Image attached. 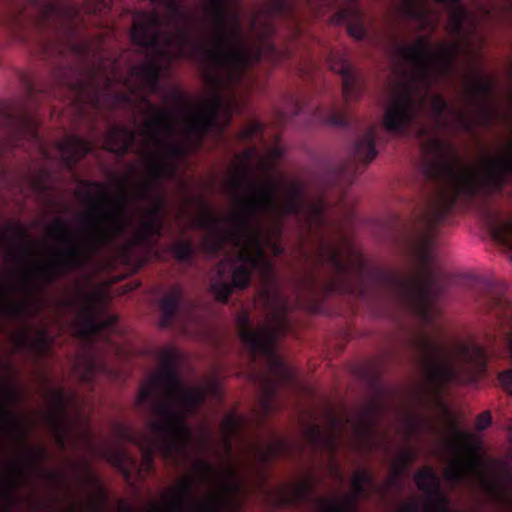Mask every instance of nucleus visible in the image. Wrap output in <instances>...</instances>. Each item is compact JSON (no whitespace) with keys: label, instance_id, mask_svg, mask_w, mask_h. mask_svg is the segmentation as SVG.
Wrapping results in <instances>:
<instances>
[{"label":"nucleus","instance_id":"nucleus-1","mask_svg":"<svg viewBox=\"0 0 512 512\" xmlns=\"http://www.w3.org/2000/svg\"><path fill=\"white\" fill-rule=\"evenodd\" d=\"M339 1L270 0L251 17L248 38L242 33L239 13L228 7L227 0H208L205 11L213 33L209 38L196 40L186 25L194 19L193 15L183 10L177 0H167V23L173 31L161 30L163 19L155 11L138 12L134 16L130 38L140 53H146L140 64L132 65L124 75L119 59L100 57L97 61H85L81 75L74 82H80V91H86L88 98L96 104L102 87L110 105L129 106L140 86L151 93L161 91L163 61L170 64L174 60L188 59L202 68L207 84L216 89L244 84L245 81L249 88L255 82L254 76L250 75L254 67L261 62L279 65L291 57L288 48L279 49L272 41L277 21L289 22L294 36L298 37L301 34L300 3L320 12Z\"/></svg>","mask_w":512,"mask_h":512},{"label":"nucleus","instance_id":"nucleus-2","mask_svg":"<svg viewBox=\"0 0 512 512\" xmlns=\"http://www.w3.org/2000/svg\"><path fill=\"white\" fill-rule=\"evenodd\" d=\"M251 195L237 198L239 212L226 218H219L213 209L201 203V213L194 220L193 227L206 231L204 240L212 254L221 252L226 244L236 250V258L241 263L233 267L231 281L223 280L224 261L218 265V279L210 284V291L218 302L226 304L234 289H245L251 282L253 272L260 275L262 289L260 297L268 313L267 323L259 329L251 327L248 315L238 318L239 336L248 348L252 362L258 356L268 360L276 378L267 373L252 377L259 385L260 408H275L279 382H290L291 373L275 350L279 337L289 332V301L281 291L273 261L268 257L265 245H269L275 256L283 253L282 246L273 241L260 219L272 215L281 218L292 215L303 219L307 226L325 224V204L322 200L307 202L303 188L292 183L282 202L277 200V185L274 182L249 181Z\"/></svg>","mask_w":512,"mask_h":512},{"label":"nucleus","instance_id":"nucleus-3","mask_svg":"<svg viewBox=\"0 0 512 512\" xmlns=\"http://www.w3.org/2000/svg\"><path fill=\"white\" fill-rule=\"evenodd\" d=\"M161 370L141 385L137 405L144 406L158 419L149 421L147 430L121 429V437L140 451L141 462L124 449H106V460L130 481L133 473H150L158 453L165 461L177 465L193 441L188 417L197 414L208 395L203 386L186 387L177 371L178 353L173 348L159 352Z\"/></svg>","mask_w":512,"mask_h":512},{"label":"nucleus","instance_id":"nucleus-4","mask_svg":"<svg viewBox=\"0 0 512 512\" xmlns=\"http://www.w3.org/2000/svg\"><path fill=\"white\" fill-rule=\"evenodd\" d=\"M67 92L71 96L73 104L83 110L89 106L95 111L107 109H135L138 104L146 106L142 114L149 116L143 123L141 134L146 136L158 149L160 154L148 153L145 157L148 175L154 181L163 182L171 179L177 171L176 160L197 153L202 148L208 134H213L218 140H222L226 129L230 126L233 114L240 112L243 104L236 98L233 88L240 84H231L224 89H216L212 85L213 95L204 102L200 111L194 112L190 98L181 91L172 92L169 97L178 107L191 115L187 120L184 142L174 141L176 135L174 110L160 107L149 99V90L141 88L133 96V104L129 106H112L104 95V89L100 87L98 103H94L86 95V91H80V82H63Z\"/></svg>","mask_w":512,"mask_h":512},{"label":"nucleus","instance_id":"nucleus-5","mask_svg":"<svg viewBox=\"0 0 512 512\" xmlns=\"http://www.w3.org/2000/svg\"><path fill=\"white\" fill-rule=\"evenodd\" d=\"M86 189L85 197L92 204L89 214V228L85 231V240L79 241L72 233L69 223L57 217L49 228V233L64 248L58 249L56 258L35 270L22 272L21 288L34 297L44 288L55 283L69 273L85 267L91 257L120 236L129 221L127 206L130 202L126 194V185L120 181L121 194L113 198L107 186L99 181L81 180Z\"/></svg>","mask_w":512,"mask_h":512},{"label":"nucleus","instance_id":"nucleus-6","mask_svg":"<svg viewBox=\"0 0 512 512\" xmlns=\"http://www.w3.org/2000/svg\"><path fill=\"white\" fill-rule=\"evenodd\" d=\"M458 51L457 43H441L433 49L427 36L418 37L414 45H397L394 73L403 79L383 114L386 131L397 135L408 132L420 117L434 80L453 69Z\"/></svg>","mask_w":512,"mask_h":512},{"label":"nucleus","instance_id":"nucleus-7","mask_svg":"<svg viewBox=\"0 0 512 512\" xmlns=\"http://www.w3.org/2000/svg\"><path fill=\"white\" fill-rule=\"evenodd\" d=\"M417 362L428 389L440 395L449 385L472 384L486 373L488 351L476 343H459V363L448 359L445 348L421 332L412 339Z\"/></svg>","mask_w":512,"mask_h":512},{"label":"nucleus","instance_id":"nucleus-8","mask_svg":"<svg viewBox=\"0 0 512 512\" xmlns=\"http://www.w3.org/2000/svg\"><path fill=\"white\" fill-rule=\"evenodd\" d=\"M198 480L214 489L204 499L196 497L195 480L191 477L180 480L171 490L168 502L172 512H233L240 507L234 498L242 490V480L236 467L230 465L218 470L206 459L193 461Z\"/></svg>","mask_w":512,"mask_h":512},{"label":"nucleus","instance_id":"nucleus-9","mask_svg":"<svg viewBox=\"0 0 512 512\" xmlns=\"http://www.w3.org/2000/svg\"><path fill=\"white\" fill-rule=\"evenodd\" d=\"M38 4V15L28 19L22 13L14 16L10 29L14 37L22 43L35 42L44 54L47 53L49 43L43 38L44 32L56 25L66 14H76V11H67L62 4L50 0H33Z\"/></svg>","mask_w":512,"mask_h":512},{"label":"nucleus","instance_id":"nucleus-10","mask_svg":"<svg viewBox=\"0 0 512 512\" xmlns=\"http://www.w3.org/2000/svg\"><path fill=\"white\" fill-rule=\"evenodd\" d=\"M480 304L496 321L500 335L509 345L512 355V301L507 296V287L502 283L486 281L482 285ZM501 386L512 394V369L499 374Z\"/></svg>","mask_w":512,"mask_h":512},{"label":"nucleus","instance_id":"nucleus-11","mask_svg":"<svg viewBox=\"0 0 512 512\" xmlns=\"http://www.w3.org/2000/svg\"><path fill=\"white\" fill-rule=\"evenodd\" d=\"M453 437L447 441V447L455 455L444 471L445 479L453 486L466 481L469 473L477 469L475 454L479 449L472 434L461 430L453 421L450 423Z\"/></svg>","mask_w":512,"mask_h":512},{"label":"nucleus","instance_id":"nucleus-12","mask_svg":"<svg viewBox=\"0 0 512 512\" xmlns=\"http://www.w3.org/2000/svg\"><path fill=\"white\" fill-rule=\"evenodd\" d=\"M376 128L370 126L367 131L354 144L353 159L330 170L328 183L333 187L350 186L361 171V165H367L378 154L375 147Z\"/></svg>","mask_w":512,"mask_h":512},{"label":"nucleus","instance_id":"nucleus-13","mask_svg":"<svg viewBox=\"0 0 512 512\" xmlns=\"http://www.w3.org/2000/svg\"><path fill=\"white\" fill-rule=\"evenodd\" d=\"M81 297L84 303L77 314L80 335L86 340L92 341L103 338L106 333L115 332L117 318L115 316H102L96 307V295L81 292Z\"/></svg>","mask_w":512,"mask_h":512},{"label":"nucleus","instance_id":"nucleus-14","mask_svg":"<svg viewBox=\"0 0 512 512\" xmlns=\"http://www.w3.org/2000/svg\"><path fill=\"white\" fill-rule=\"evenodd\" d=\"M494 93V84L486 78H479L476 81L468 83L465 93L468 103L473 107V116L475 126H488L496 116L495 109L491 103Z\"/></svg>","mask_w":512,"mask_h":512},{"label":"nucleus","instance_id":"nucleus-15","mask_svg":"<svg viewBox=\"0 0 512 512\" xmlns=\"http://www.w3.org/2000/svg\"><path fill=\"white\" fill-rule=\"evenodd\" d=\"M374 484V477L369 471H357L352 478L353 493L344 495L339 501L314 499L318 505V512H356L358 500L367 495L368 488Z\"/></svg>","mask_w":512,"mask_h":512},{"label":"nucleus","instance_id":"nucleus-16","mask_svg":"<svg viewBox=\"0 0 512 512\" xmlns=\"http://www.w3.org/2000/svg\"><path fill=\"white\" fill-rule=\"evenodd\" d=\"M414 480L418 489L426 495L423 512H453L449 498L442 491L440 479L432 468L419 470Z\"/></svg>","mask_w":512,"mask_h":512},{"label":"nucleus","instance_id":"nucleus-17","mask_svg":"<svg viewBox=\"0 0 512 512\" xmlns=\"http://www.w3.org/2000/svg\"><path fill=\"white\" fill-rule=\"evenodd\" d=\"M329 68L342 77V96L346 104L358 100L363 92L360 76L356 73L345 53L331 50L327 56Z\"/></svg>","mask_w":512,"mask_h":512},{"label":"nucleus","instance_id":"nucleus-18","mask_svg":"<svg viewBox=\"0 0 512 512\" xmlns=\"http://www.w3.org/2000/svg\"><path fill=\"white\" fill-rule=\"evenodd\" d=\"M431 119L433 123V131H445L450 127V120L448 115L456 117V124L458 128L464 132L471 133L474 130V121L466 112L455 109L449 105L446 99L440 95L435 94L430 101Z\"/></svg>","mask_w":512,"mask_h":512},{"label":"nucleus","instance_id":"nucleus-19","mask_svg":"<svg viewBox=\"0 0 512 512\" xmlns=\"http://www.w3.org/2000/svg\"><path fill=\"white\" fill-rule=\"evenodd\" d=\"M0 423L6 432L13 435L25 447L32 466L38 469L39 462L46 457V450L44 448L31 447L27 444V430L22 419L10 410L2 398H0Z\"/></svg>","mask_w":512,"mask_h":512},{"label":"nucleus","instance_id":"nucleus-20","mask_svg":"<svg viewBox=\"0 0 512 512\" xmlns=\"http://www.w3.org/2000/svg\"><path fill=\"white\" fill-rule=\"evenodd\" d=\"M49 400L52 410L47 414L46 419L57 444L64 447L70 422L67 411L70 399L62 388H57L49 391Z\"/></svg>","mask_w":512,"mask_h":512},{"label":"nucleus","instance_id":"nucleus-21","mask_svg":"<svg viewBox=\"0 0 512 512\" xmlns=\"http://www.w3.org/2000/svg\"><path fill=\"white\" fill-rule=\"evenodd\" d=\"M57 146L63 165L70 171L75 169L82 158L96 151L94 142L78 135L65 137Z\"/></svg>","mask_w":512,"mask_h":512},{"label":"nucleus","instance_id":"nucleus-22","mask_svg":"<svg viewBox=\"0 0 512 512\" xmlns=\"http://www.w3.org/2000/svg\"><path fill=\"white\" fill-rule=\"evenodd\" d=\"M136 144V132L123 125H112L105 134L103 149L119 158L127 155Z\"/></svg>","mask_w":512,"mask_h":512},{"label":"nucleus","instance_id":"nucleus-23","mask_svg":"<svg viewBox=\"0 0 512 512\" xmlns=\"http://www.w3.org/2000/svg\"><path fill=\"white\" fill-rule=\"evenodd\" d=\"M162 182L154 181L151 176L143 181L136 193V198L142 201L151 202V206L146 210L145 217L156 220H164L163 212L166 206V200L162 192L155 190L161 186Z\"/></svg>","mask_w":512,"mask_h":512},{"label":"nucleus","instance_id":"nucleus-24","mask_svg":"<svg viewBox=\"0 0 512 512\" xmlns=\"http://www.w3.org/2000/svg\"><path fill=\"white\" fill-rule=\"evenodd\" d=\"M185 300L184 289L181 285H173L169 292L159 301L161 328H169L173 325Z\"/></svg>","mask_w":512,"mask_h":512},{"label":"nucleus","instance_id":"nucleus-25","mask_svg":"<svg viewBox=\"0 0 512 512\" xmlns=\"http://www.w3.org/2000/svg\"><path fill=\"white\" fill-rule=\"evenodd\" d=\"M259 157V150L255 145H251L244 149L238 158L240 164L237 167V177L231 182V187L235 192H239L243 188L247 191V195H251L249 188V181H256L251 177L252 166L251 162Z\"/></svg>","mask_w":512,"mask_h":512},{"label":"nucleus","instance_id":"nucleus-26","mask_svg":"<svg viewBox=\"0 0 512 512\" xmlns=\"http://www.w3.org/2000/svg\"><path fill=\"white\" fill-rule=\"evenodd\" d=\"M338 22L347 24L348 34L354 39L360 41L367 37V29L364 24V14L356 4L339 10L335 14Z\"/></svg>","mask_w":512,"mask_h":512},{"label":"nucleus","instance_id":"nucleus-27","mask_svg":"<svg viewBox=\"0 0 512 512\" xmlns=\"http://www.w3.org/2000/svg\"><path fill=\"white\" fill-rule=\"evenodd\" d=\"M16 342L19 348L30 350L37 356L43 357L50 352L53 338L50 336L48 330L43 328L37 331L35 337H31L26 332L19 334Z\"/></svg>","mask_w":512,"mask_h":512},{"label":"nucleus","instance_id":"nucleus-28","mask_svg":"<svg viewBox=\"0 0 512 512\" xmlns=\"http://www.w3.org/2000/svg\"><path fill=\"white\" fill-rule=\"evenodd\" d=\"M293 452V446L286 439L276 437L269 443H264L256 448V457L262 465H268L279 457H288Z\"/></svg>","mask_w":512,"mask_h":512},{"label":"nucleus","instance_id":"nucleus-29","mask_svg":"<svg viewBox=\"0 0 512 512\" xmlns=\"http://www.w3.org/2000/svg\"><path fill=\"white\" fill-rule=\"evenodd\" d=\"M313 490V484L309 481H304L289 492L280 491L273 499L274 506L277 508L291 507L301 502L311 500Z\"/></svg>","mask_w":512,"mask_h":512},{"label":"nucleus","instance_id":"nucleus-30","mask_svg":"<svg viewBox=\"0 0 512 512\" xmlns=\"http://www.w3.org/2000/svg\"><path fill=\"white\" fill-rule=\"evenodd\" d=\"M308 443L314 449H324L330 452L336 450L337 441L332 433H327L317 424H309L304 431Z\"/></svg>","mask_w":512,"mask_h":512},{"label":"nucleus","instance_id":"nucleus-31","mask_svg":"<svg viewBox=\"0 0 512 512\" xmlns=\"http://www.w3.org/2000/svg\"><path fill=\"white\" fill-rule=\"evenodd\" d=\"M246 425V420L236 413L225 415L221 423L223 441L227 453L231 452L232 440L237 437Z\"/></svg>","mask_w":512,"mask_h":512},{"label":"nucleus","instance_id":"nucleus-32","mask_svg":"<svg viewBox=\"0 0 512 512\" xmlns=\"http://www.w3.org/2000/svg\"><path fill=\"white\" fill-rule=\"evenodd\" d=\"M0 296L5 300V303L0 305L1 315L13 317L26 316L33 309V305L30 301H14L10 299L8 290L1 282Z\"/></svg>","mask_w":512,"mask_h":512},{"label":"nucleus","instance_id":"nucleus-33","mask_svg":"<svg viewBox=\"0 0 512 512\" xmlns=\"http://www.w3.org/2000/svg\"><path fill=\"white\" fill-rule=\"evenodd\" d=\"M315 117L319 121L333 126L346 127L350 124V120L346 112L336 107H332L328 110L317 108L315 111Z\"/></svg>","mask_w":512,"mask_h":512},{"label":"nucleus","instance_id":"nucleus-34","mask_svg":"<svg viewBox=\"0 0 512 512\" xmlns=\"http://www.w3.org/2000/svg\"><path fill=\"white\" fill-rule=\"evenodd\" d=\"M402 12L409 19L424 24L428 22L429 13L423 0H402Z\"/></svg>","mask_w":512,"mask_h":512},{"label":"nucleus","instance_id":"nucleus-35","mask_svg":"<svg viewBox=\"0 0 512 512\" xmlns=\"http://www.w3.org/2000/svg\"><path fill=\"white\" fill-rule=\"evenodd\" d=\"M444 5L453 7L449 17V27L451 33L459 37L462 36L464 31V23L468 16L467 9L461 6V2L458 4L445 3Z\"/></svg>","mask_w":512,"mask_h":512},{"label":"nucleus","instance_id":"nucleus-36","mask_svg":"<svg viewBox=\"0 0 512 512\" xmlns=\"http://www.w3.org/2000/svg\"><path fill=\"white\" fill-rule=\"evenodd\" d=\"M86 468V483L93 486L96 489L97 492V498L92 500L91 502V508L94 511L101 510L102 506L106 503L108 500V494L106 490L103 488V486L100 483L99 478L91 471L89 465L85 466Z\"/></svg>","mask_w":512,"mask_h":512},{"label":"nucleus","instance_id":"nucleus-37","mask_svg":"<svg viewBox=\"0 0 512 512\" xmlns=\"http://www.w3.org/2000/svg\"><path fill=\"white\" fill-rule=\"evenodd\" d=\"M164 220H156L150 217H144L140 222L139 238L161 237L164 231Z\"/></svg>","mask_w":512,"mask_h":512},{"label":"nucleus","instance_id":"nucleus-38","mask_svg":"<svg viewBox=\"0 0 512 512\" xmlns=\"http://www.w3.org/2000/svg\"><path fill=\"white\" fill-rule=\"evenodd\" d=\"M170 251L175 259L181 263L192 262L195 253L194 245L190 240L176 241L171 245Z\"/></svg>","mask_w":512,"mask_h":512},{"label":"nucleus","instance_id":"nucleus-39","mask_svg":"<svg viewBox=\"0 0 512 512\" xmlns=\"http://www.w3.org/2000/svg\"><path fill=\"white\" fill-rule=\"evenodd\" d=\"M417 453L414 449L408 448L404 450L399 456L400 467L398 468L396 475L392 477L388 483V487H400L399 478L402 475L404 469H406L412 462L415 461Z\"/></svg>","mask_w":512,"mask_h":512},{"label":"nucleus","instance_id":"nucleus-40","mask_svg":"<svg viewBox=\"0 0 512 512\" xmlns=\"http://www.w3.org/2000/svg\"><path fill=\"white\" fill-rule=\"evenodd\" d=\"M264 125L258 120L251 121L244 129L237 133V137L241 141H252L260 138L263 140Z\"/></svg>","mask_w":512,"mask_h":512},{"label":"nucleus","instance_id":"nucleus-41","mask_svg":"<svg viewBox=\"0 0 512 512\" xmlns=\"http://www.w3.org/2000/svg\"><path fill=\"white\" fill-rule=\"evenodd\" d=\"M112 0H90L87 3V12L90 14H106L110 11Z\"/></svg>","mask_w":512,"mask_h":512},{"label":"nucleus","instance_id":"nucleus-42","mask_svg":"<svg viewBox=\"0 0 512 512\" xmlns=\"http://www.w3.org/2000/svg\"><path fill=\"white\" fill-rule=\"evenodd\" d=\"M292 111H279V122L281 124H286L292 121L296 116L302 113L303 106L300 101L292 98L291 99Z\"/></svg>","mask_w":512,"mask_h":512},{"label":"nucleus","instance_id":"nucleus-43","mask_svg":"<svg viewBox=\"0 0 512 512\" xmlns=\"http://www.w3.org/2000/svg\"><path fill=\"white\" fill-rule=\"evenodd\" d=\"M378 413V405L376 403H369L361 413V421L363 425L370 429L373 422V417Z\"/></svg>","mask_w":512,"mask_h":512},{"label":"nucleus","instance_id":"nucleus-44","mask_svg":"<svg viewBox=\"0 0 512 512\" xmlns=\"http://www.w3.org/2000/svg\"><path fill=\"white\" fill-rule=\"evenodd\" d=\"M22 124L24 126V129L27 130V132L31 135V137L34 139V141L41 145V139L39 137L38 131L36 129L34 120L30 116H24L22 118Z\"/></svg>","mask_w":512,"mask_h":512},{"label":"nucleus","instance_id":"nucleus-45","mask_svg":"<svg viewBox=\"0 0 512 512\" xmlns=\"http://www.w3.org/2000/svg\"><path fill=\"white\" fill-rule=\"evenodd\" d=\"M492 423V416L489 411H485L478 415L476 419V429L483 431L487 429Z\"/></svg>","mask_w":512,"mask_h":512},{"label":"nucleus","instance_id":"nucleus-46","mask_svg":"<svg viewBox=\"0 0 512 512\" xmlns=\"http://www.w3.org/2000/svg\"><path fill=\"white\" fill-rule=\"evenodd\" d=\"M421 510V505L418 501L412 500L402 505V512H419Z\"/></svg>","mask_w":512,"mask_h":512},{"label":"nucleus","instance_id":"nucleus-47","mask_svg":"<svg viewBox=\"0 0 512 512\" xmlns=\"http://www.w3.org/2000/svg\"><path fill=\"white\" fill-rule=\"evenodd\" d=\"M15 233L17 234L18 238L21 240H24L27 238V232L21 224H16Z\"/></svg>","mask_w":512,"mask_h":512},{"label":"nucleus","instance_id":"nucleus-48","mask_svg":"<svg viewBox=\"0 0 512 512\" xmlns=\"http://www.w3.org/2000/svg\"><path fill=\"white\" fill-rule=\"evenodd\" d=\"M6 396L8 397V399L10 401H17L18 400V395L16 393V391L12 388H6Z\"/></svg>","mask_w":512,"mask_h":512},{"label":"nucleus","instance_id":"nucleus-49","mask_svg":"<svg viewBox=\"0 0 512 512\" xmlns=\"http://www.w3.org/2000/svg\"><path fill=\"white\" fill-rule=\"evenodd\" d=\"M88 368H89V371L84 375V378L86 381H90V378H91V373L94 371L95 367H96V364L93 360H89L88 361Z\"/></svg>","mask_w":512,"mask_h":512},{"label":"nucleus","instance_id":"nucleus-50","mask_svg":"<svg viewBox=\"0 0 512 512\" xmlns=\"http://www.w3.org/2000/svg\"><path fill=\"white\" fill-rule=\"evenodd\" d=\"M151 512H172V511L170 509V505L167 504V506L165 508H163L159 505H155L152 507Z\"/></svg>","mask_w":512,"mask_h":512},{"label":"nucleus","instance_id":"nucleus-51","mask_svg":"<svg viewBox=\"0 0 512 512\" xmlns=\"http://www.w3.org/2000/svg\"><path fill=\"white\" fill-rule=\"evenodd\" d=\"M13 469H14V471H15V473H16L18 478H23L25 476V471L23 470V468L20 465L15 464L13 466Z\"/></svg>","mask_w":512,"mask_h":512},{"label":"nucleus","instance_id":"nucleus-52","mask_svg":"<svg viewBox=\"0 0 512 512\" xmlns=\"http://www.w3.org/2000/svg\"><path fill=\"white\" fill-rule=\"evenodd\" d=\"M74 49L77 50V52L83 57L85 58L86 57V53H87V47L84 46V45H75Z\"/></svg>","mask_w":512,"mask_h":512},{"label":"nucleus","instance_id":"nucleus-53","mask_svg":"<svg viewBox=\"0 0 512 512\" xmlns=\"http://www.w3.org/2000/svg\"><path fill=\"white\" fill-rule=\"evenodd\" d=\"M34 185H35L36 189L43 191V192L48 189L47 185L40 180L35 181Z\"/></svg>","mask_w":512,"mask_h":512},{"label":"nucleus","instance_id":"nucleus-54","mask_svg":"<svg viewBox=\"0 0 512 512\" xmlns=\"http://www.w3.org/2000/svg\"><path fill=\"white\" fill-rule=\"evenodd\" d=\"M46 476L51 480H61L65 481V479L58 473H48Z\"/></svg>","mask_w":512,"mask_h":512},{"label":"nucleus","instance_id":"nucleus-55","mask_svg":"<svg viewBox=\"0 0 512 512\" xmlns=\"http://www.w3.org/2000/svg\"><path fill=\"white\" fill-rule=\"evenodd\" d=\"M427 135H428V128L425 127L424 125H421L419 127V132H418L419 138H423V137H425Z\"/></svg>","mask_w":512,"mask_h":512},{"label":"nucleus","instance_id":"nucleus-56","mask_svg":"<svg viewBox=\"0 0 512 512\" xmlns=\"http://www.w3.org/2000/svg\"><path fill=\"white\" fill-rule=\"evenodd\" d=\"M438 4H445V3H451V4H458L459 2H462V0H435Z\"/></svg>","mask_w":512,"mask_h":512},{"label":"nucleus","instance_id":"nucleus-57","mask_svg":"<svg viewBox=\"0 0 512 512\" xmlns=\"http://www.w3.org/2000/svg\"><path fill=\"white\" fill-rule=\"evenodd\" d=\"M275 233L280 236L281 233H282V224L281 223H278L276 226H275Z\"/></svg>","mask_w":512,"mask_h":512},{"label":"nucleus","instance_id":"nucleus-58","mask_svg":"<svg viewBox=\"0 0 512 512\" xmlns=\"http://www.w3.org/2000/svg\"><path fill=\"white\" fill-rule=\"evenodd\" d=\"M508 481L512 483V468L506 471Z\"/></svg>","mask_w":512,"mask_h":512},{"label":"nucleus","instance_id":"nucleus-59","mask_svg":"<svg viewBox=\"0 0 512 512\" xmlns=\"http://www.w3.org/2000/svg\"><path fill=\"white\" fill-rule=\"evenodd\" d=\"M275 156L279 157L281 156V150L279 148H276L274 151Z\"/></svg>","mask_w":512,"mask_h":512},{"label":"nucleus","instance_id":"nucleus-60","mask_svg":"<svg viewBox=\"0 0 512 512\" xmlns=\"http://www.w3.org/2000/svg\"><path fill=\"white\" fill-rule=\"evenodd\" d=\"M330 419H331L332 424L335 425L336 424V418L333 415H331Z\"/></svg>","mask_w":512,"mask_h":512},{"label":"nucleus","instance_id":"nucleus-61","mask_svg":"<svg viewBox=\"0 0 512 512\" xmlns=\"http://www.w3.org/2000/svg\"><path fill=\"white\" fill-rule=\"evenodd\" d=\"M75 195H76V197H77V198H81V197H82V193H81V192H79V191H77V192L75 193Z\"/></svg>","mask_w":512,"mask_h":512},{"label":"nucleus","instance_id":"nucleus-62","mask_svg":"<svg viewBox=\"0 0 512 512\" xmlns=\"http://www.w3.org/2000/svg\"><path fill=\"white\" fill-rule=\"evenodd\" d=\"M68 512H76L75 507H72Z\"/></svg>","mask_w":512,"mask_h":512},{"label":"nucleus","instance_id":"nucleus-63","mask_svg":"<svg viewBox=\"0 0 512 512\" xmlns=\"http://www.w3.org/2000/svg\"><path fill=\"white\" fill-rule=\"evenodd\" d=\"M23 251H24V253H25V254H27V253H28V248H27V247H24V248H23Z\"/></svg>","mask_w":512,"mask_h":512},{"label":"nucleus","instance_id":"nucleus-64","mask_svg":"<svg viewBox=\"0 0 512 512\" xmlns=\"http://www.w3.org/2000/svg\"><path fill=\"white\" fill-rule=\"evenodd\" d=\"M29 90H30L31 93L33 92L34 88H33L32 85H29Z\"/></svg>","mask_w":512,"mask_h":512}]
</instances>
